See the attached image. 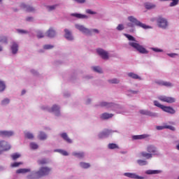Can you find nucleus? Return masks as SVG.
I'll return each instance as SVG.
<instances>
[{
  "label": "nucleus",
  "instance_id": "7c9ffc66",
  "mask_svg": "<svg viewBox=\"0 0 179 179\" xmlns=\"http://www.w3.org/2000/svg\"><path fill=\"white\" fill-rule=\"evenodd\" d=\"M50 111H51L52 113H59V106H57V105H54V106L52 107Z\"/></svg>",
  "mask_w": 179,
  "mask_h": 179
},
{
  "label": "nucleus",
  "instance_id": "a878e982",
  "mask_svg": "<svg viewBox=\"0 0 179 179\" xmlns=\"http://www.w3.org/2000/svg\"><path fill=\"white\" fill-rule=\"evenodd\" d=\"M38 139L41 141H45L47 139V134L43 131H40L38 136Z\"/></svg>",
  "mask_w": 179,
  "mask_h": 179
},
{
  "label": "nucleus",
  "instance_id": "3c124183",
  "mask_svg": "<svg viewBox=\"0 0 179 179\" xmlns=\"http://www.w3.org/2000/svg\"><path fill=\"white\" fill-rule=\"evenodd\" d=\"M59 152L63 155V156H68V152L65 151V150H59Z\"/></svg>",
  "mask_w": 179,
  "mask_h": 179
},
{
  "label": "nucleus",
  "instance_id": "f257e3e1",
  "mask_svg": "<svg viewBox=\"0 0 179 179\" xmlns=\"http://www.w3.org/2000/svg\"><path fill=\"white\" fill-rule=\"evenodd\" d=\"M51 171H52V168H50L48 166H41L38 171L31 173L30 175H28L27 178V179L43 178V177H47V176H50V174H51Z\"/></svg>",
  "mask_w": 179,
  "mask_h": 179
},
{
  "label": "nucleus",
  "instance_id": "37998d69",
  "mask_svg": "<svg viewBox=\"0 0 179 179\" xmlns=\"http://www.w3.org/2000/svg\"><path fill=\"white\" fill-rule=\"evenodd\" d=\"M179 0H172V2L170 3V6H176L178 5Z\"/></svg>",
  "mask_w": 179,
  "mask_h": 179
},
{
  "label": "nucleus",
  "instance_id": "f704fd0d",
  "mask_svg": "<svg viewBox=\"0 0 179 179\" xmlns=\"http://www.w3.org/2000/svg\"><path fill=\"white\" fill-rule=\"evenodd\" d=\"M92 69L94 71V72H97L98 73H103V70H101V68L99 66H94L92 67Z\"/></svg>",
  "mask_w": 179,
  "mask_h": 179
},
{
  "label": "nucleus",
  "instance_id": "7ed1b4c3",
  "mask_svg": "<svg viewBox=\"0 0 179 179\" xmlns=\"http://www.w3.org/2000/svg\"><path fill=\"white\" fill-rule=\"evenodd\" d=\"M154 104L156 106V107H159V108H161L165 113H169V114H176V110L172 107L164 106V105L160 104V103H159L157 101H155Z\"/></svg>",
  "mask_w": 179,
  "mask_h": 179
},
{
  "label": "nucleus",
  "instance_id": "052dcab7",
  "mask_svg": "<svg viewBox=\"0 0 179 179\" xmlns=\"http://www.w3.org/2000/svg\"><path fill=\"white\" fill-rule=\"evenodd\" d=\"M113 149H120V147L115 143H113Z\"/></svg>",
  "mask_w": 179,
  "mask_h": 179
},
{
  "label": "nucleus",
  "instance_id": "2eb2a0df",
  "mask_svg": "<svg viewBox=\"0 0 179 179\" xmlns=\"http://www.w3.org/2000/svg\"><path fill=\"white\" fill-rule=\"evenodd\" d=\"M64 37L65 38H66V40H70L72 41L73 40V36H72V33L68 30V29H64Z\"/></svg>",
  "mask_w": 179,
  "mask_h": 179
},
{
  "label": "nucleus",
  "instance_id": "2f4dec72",
  "mask_svg": "<svg viewBox=\"0 0 179 179\" xmlns=\"http://www.w3.org/2000/svg\"><path fill=\"white\" fill-rule=\"evenodd\" d=\"M73 156H76L78 159H82L85 156V154L83 152H73Z\"/></svg>",
  "mask_w": 179,
  "mask_h": 179
},
{
  "label": "nucleus",
  "instance_id": "cd10ccee",
  "mask_svg": "<svg viewBox=\"0 0 179 179\" xmlns=\"http://www.w3.org/2000/svg\"><path fill=\"white\" fill-rule=\"evenodd\" d=\"M141 155L142 157H145V159H151L152 157V154L150 152L148 153L146 152H142Z\"/></svg>",
  "mask_w": 179,
  "mask_h": 179
},
{
  "label": "nucleus",
  "instance_id": "473e14b6",
  "mask_svg": "<svg viewBox=\"0 0 179 179\" xmlns=\"http://www.w3.org/2000/svg\"><path fill=\"white\" fill-rule=\"evenodd\" d=\"M99 106L100 107H106V108H108V107H111V103L108 102H101Z\"/></svg>",
  "mask_w": 179,
  "mask_h": 179
},
{
  "label": "nucleus",
  "instance_id": "4c0bfd02",
  "mask_svg": "<svg viewBox=\"0 0 179 179\" xmlns=\"http://www.w3.org/2000/svg\"><path fill=\"white\" fill-rule=\"evenodd\" d=\"M137 163L139 164V166H146V164H148V162L142 159H138Z\"/></svg>",
  "mask_w": 179,
  "mask_h": 179
},
{
  "label": "nucleus",
  "instance_id": "4d7b16f0",
  "mask_svg": "<svg viewBox=\"0 0 179 179\" xmlns=\"http://www.w3.org/2000/svg\"><path fill=\"white\" fill-rule=\"evenodd\" d=\"M117 30H124V25H122V24H119V25L117 27Z\"/></svg>",
  "mask_w": 179,
  "mask_h": 179
},
{
  "label": "nucleus",
  "instance_id": "c85d7f7f",
  "mask_svg": "<svg viewBox=\"0 0 179 179\" xmlns=\"http://www.w3.org/2000/svg\"><path fill=\"white\" fill-rule=\"evenodd\" d=\"M145 138H148V136L146 134H143V135H138V136H134L133 139L135 141L138 139H145Z\"/></svg>",
  "mask_w": 179,
  "mask_h": 179
},
{
  "label": "nucleus",
  "instance_id": "393cba45",
  "mask_svg": "<svg viewBox=\"0 0 179 179\" xmlns=\"http://www.w3.org/2000/svg\"><path fill=\"white\" fill-rule=\"evenodd\" d=\"M127 75L129 78H131V79H138V80L142 79L139 76H138V74L135 73H129Z\"/></svg>",
  "mask_w": 179,
  "mask_h": 179
},
{
  "label": "nucleus",
  "instance_id": "a211bd4d",
  "mask_svg": "<svg viewBox=\"0 0 179 179\" xmlns=\"http://www.w3.org/2000/svg\"><path fill=\"white\" fill-rule=\"evenodd\" d=\"M13 135V131H0V136L9 137Z\"/></svg>",
  "mask_w": 179,
  "mask_h": 179
},
{
  "label": "nucleus",
  "instance_id": "6e6d98bb",
  "mask_svg": "<svg viewBox=\"0 0 179 179\" xmlns=\"http://www.w3.org/2000/svg\"><path fill=\"white\" fill-rule=\"evenodd\" d=\"M169 57H171V58H174V57H177V55H178V54L177 53H169L168 54Z\"/></svg>",
  "mask_w": 179,
  "mask_h": 179
},
{
  "label": "nucleus",
  "instance_id": "c9c22d12",
  "mask_svg": "<svg viewBox=\"0 0 179 179\" xmlns=\"http://www.w3.org/2000/svg\"><path fill=\"white\" fill-rule=\"evenodd\" d=\"M24 135H25V138H27V139H33V138H34V136L33 135V134L30 132H26Z\"/></svg>",
  "mask_w": 179,
  "mask_h": 179
},
{
  "label": "nucleus",
  "instance_id": "20e7f679",
  "mask_svg": "<svg viewBox=\"0 0 179 179\" xmlns=\"http://www.w3.org/2000/svg\"><path fill=\"white\" fill-rule=\"evenodd\" d=\"M76 28L78 29V30H80V31H82V33H85V34H92V33H96V34H99V29H94L92 31H90L89 29L85 27L83 25L80 24H76Z\"/></svg>",
  "mask_w": 179,
  "mask_h": 179
},
{
  "label": "nucleus",
  "instance_id": "423d86ee",
  "mask_svg": "<svg viewBox=\"0 0 179 179\" xmlns=\"http://www.w3.org/2000/svg\"><path fill=\"white\" fill-rule=\"evenodd\" d=\"M157 25L159 27H161V29H167L169 26V22H167V20L165 18H163L162 17H159L157 19Z\"/></svg>",
  "mask_w": 179,
  "mask_h": 179
},
{
  "label": "nucleus",
  "instance_id": "09e8293b",
  "mask_svg": "<svg viewBox=\"0 0 179 179\" xmlns=\"http://www.w3.org/2000/svg\"><path fill=\"white\" fill-rule=\"evenodd\" d=\"M22 164V162H15L11 164V167H19Z\"/></svg>",
  "mask_w": 179,
  "mask_h": 179
},
{
  "label": "nucleus",
  "instance_id": "4468645a",
  "mask_svg": "<svg viewBox=\"0 0 179 179\" xmlns=\"http://www.w3.org/2000/svg\"><path fill=\"white\" fill-rule=\"evenodd\" d=\"M140 113L143 115H148L149 117H157V115L156 113H152L149 110H140Z\"/></svg>",
  "mask_w": 179,
  "mask_h": 179
},
{
  "label": "nucleus",
  "instance_id": "338daca9",
  "mask_svg": "<svg viewBox=\"0 0 179 179\" xmlns=\"http://www.w3.org/2000/svg\"><path fill=\"white\" fill-rule=\"evenodd\" d=\"M26 94V90H22V94Z\"/></svg>",
  "mask_w": 179,
  "mask_h": 179
},
{
  "label": "nucleus",
  "instance_id": "a19ab883",
  "mask_svg": "<svg viewBox=\"0 0 179 179\" xmlns=\"http://www.w3.org/2000/svg\"><path fill=\"white\" fill-rule=\"evenodd\" d=\"M38 38H43L44 37V34L41 31H38L36 32Z\"/></svg>",
  "mask_w": 179,
  "mask_h": 179
},
{
  "label": "nucleus",
  "instance_id": "aec40b11",
  "mask_svg": "<svg viewBox=\"0 0 179 179\" xmlns=\"http://www.w3.org/2000/svg\"><path fill=\"white\" fill-rule=\"evenodd\" d=\"M156 83H157V85H159L160 86H166V87H171V86H173V84H171V83L166 81H158Z\"/></svg>",
  "mask_w": 179,
  "mask_h": 179
},
{
  "label": "nucleus",
  "instance_id": "9d476101",
  "mask_svg": "<svg viewBox=\"0 0 179 179\" xmlns=\"http://www.w3.org/2000/svg\"><path fill=\"white\" fill-rule=\"evenodd\" d=\"M125 177H128L129 178H134V179H145L143 176H139L136 173H124Z\"/></svg>",
  "mask_w": 179,
  "mask_h": 179
},
{
  "label": "nucleus",
  "instance_id": "ddd939ff",
  "mask_svg": "<svg viewBox=\"0 0 179 179\" xmlns=\"http://www.w3.org/2000/svg\"><path fill=\"white\" fill-rule=\"evenodd\" d=\"M20 8L21 9H24L26 12H34V8L27 6L23 3L20 4Z\"/></svg>",
  "mask_w": 179,
  "mask_h": 179
},
{
  "label": "nucleus",
  "instance_id": "f03ea898",
  "mask_svg": "<svg viewBox=\"0 0 179 179\" xmlns=\"http://www.w3.org/2000/svg\"><path fill=\"white\" fill-rule=\"evenodd\" d=\"M125 37L129 40V41H134V42H129V45L135 48L138 52L141 54H148L149 52L146 50V48H143V46L141 45L139 43H136V40L135 38L128 34H124Z\"/></svg>",
  "mask_w": 179,
  "mask_h": 179
},
{
  "label": "nucleus",
  "instance_id": "8fccbe9b",
  "mask_svg": "<svg viewBox=\"0 0 179 179\" xmlns=\"http://www.w3.org/2000/svg\"><path fill=\"white\" fill-rule=\"evenodd\" d=\"M55 8H57V6H47V9H48V10H54V9H55Z\"/></svg>",
  "mask_w": 179,
  "mask_h": 179
},
{
  "label": "nucleus",
  "instance_id": "5fc2aeb1",
  "mask_svg": "<svg viewBox=\"0 0 179 179\" xmlns=\"http://www.w3.org/2000/svg\"><path fill=\"white\" fill-rule=\"evenodd\" d=\"M152 51H155V52H163L162 50H160L159 48H152Z\"/></svg>",
  "mask_w": 179,
  "mask_h": 179
},
{
  "label": "nucleus",
  "instance_id": "49530a36",
  "mask_svg": "<svg viewBox=\"0 0 179 179\" xmlns=\"http://www.w3.org/2000/svg\"><path fill=\"white\" fill-rule=\"evenodd\" d=\"M30 147L31 149H38V145L36 143H31Z\"/></svg>",
  "mask_w": 179,
  "mask_h": 179
},
{
  "label": "nucleus",
  "instance_id": "b1692460",
  "mask_svg": "<svg viewBox=\"0 0 179 179\" xmlns=\"http://www.w3.org/2000/svg\"><path fill=\"white\" fill-rule=\"evenodd\" d=\"M71 16H73L74 17H77V19H87V17L86 15H82L79 13H72Z\"/></svg>",
  "mask_w": 179,
  "mask_h": 179
},
{
  "label": "nucleus",
  "instance_id": "39448f33",
  "mask_svg": "<svg viewBox=\"0 0 179 179\" xmlns=\"http://www.w3.org/2000/svg\"><path fill=\"white\" fill-rule=\"evenodd\" d=\"M128 20L131 23H133L135 24V26H138V27H142V29H149V26H147L146 24L141 22V21L138 20L134 16H129L128 17Z\"/></svg>",
  "mask_w": 179,
  "mask_h": 179
},
{
  "label": "nucleus",
  "instance_id": "6e6552de",
  "mask_svg": "<svg viewBox=\"0 0 179 179\" xmlns=\"http://www.w3.org/2000/svg\"><path fill=\"white\" fill-rule=\"evenodd\" d=\"M158 99L159 100H160V101H164V103H176L175 98L171 96H159Z\"/></svg>",
  "mask_w": 179,
  "mask_h": 179
},
{
  "label": "nucleus",
  "instance_id": "603ef678",
  "mask_svg": "<svg viewBox=\"0 0 179 179\" xmlns=\"http://www.w3.org/2000/svg\"><path fill=\"white\" fill-rule=\"evenodd\" d=\"M86 13H89L90 15H96V12H94V11H92V10H90V9L86 10Z\"/></svg>",
  "mask_w": 179,
  "mask_h": 179
},
{
  "label": "nucleus",
  "instance_id": "6ab92c4d",
  "mask_svg": "<svg viewBox=\"0 0 179 179\" xmlns=\"http://www.w3.org/2000/svg\"><path fill=\"white\" fill-rule=\"evenodd\" d=\"M19 50V45L15 42H13L11 45V51L13 54H17Z\"/></svg>",
  "mask_w": 179,
  "mask_h": 179
},
{
  "label": "nucleus",
  "instance_id": "a18cd8bd",
  "mask_svg": "<svg viewBox=\"0 0 179 179\" xmlns=\"http://www.w3.org/2000/svg\"><path fill=\"white\" fill-rule=\"evenodd\" d=\"M11 157H12L13 160H16V159H19V157H20V155L15 153V154H13V155H11Z\"/></svg>",
  "mask_w": 179,
  "mask_h": 179
},
{
  "label": "nucleus",
  "instance_id": "4be33fe9",
  "mask_svg": "<svg viewBox=\"0 0 179 179\" xmlns=\"http://www.w3.org/2000/svg\"><path fill=\"white\" fill-rule=\"evenodd\" d=\"M60 136H62V138L68 143H72V140L68 137V134L66 133L61 134Z\"/></svg>",
  "mask_w": 179,
  "mask_h": 179
},
{
  "label": "nucleus",
  "instance_id": "f3484780",
  "mask_svg": "<svg viewBox=\"0 0 179 179\" xmlns=\"http://www.w3.org/2000/svg\"><path fill=\"white\" fill-rule=\"evenodd\" d=\"M110 134H111V131L105 130L99 134V138H100V139H103V138H107Z\"/></svg>",
  "mask_w": 179,
  "mask_h": 179
},
{
  "label": "nucleus",
  "instance_id": "5701e85b",
  "mask_svg": "<svg viewBox=\"0 0 179 179\" xmlns=\"http://www.w3.org/2000/svg\"><path fill=\"white\" fill-rule=\"evenodd\" d=\"M30 169H20L16 171L17 174H25V173H30Z\"/></svg>",
  "mask_w": 179,
  "mask_h": 179
},
{
  "label": "nucleus",
  "instance_id": "dca6fc26",
  "mask_svg": "<svg viewBox=\"0 0 179 179\" xmlns=\"http://www.w3.org/2000/svg\"><path fill=\"white\" fill-rule=\"evenodd\" d=\"M37 163L38 166H45L46 164H48V163H50V161L47 158H42L41 159H38L37 161Z\"/></svg>",
  "mask_w": 179,
  "mask_h": 179
},
{
  "label": "nucleus",
  "instance_id": "e2e57ef3",
  "mask_svg": "<svg viewBox=\"0 0 179 179\" xmlns=\"http://www.w3.org/2000/svg\"><path fill=\"white\" fill-rule=\"evenodd\" d=\"M127 26H128L129 27H134V24H132V23H128V24H127Z\"/></svg>",
  "mask_w": 179,
  "mask_h": 179
},
{
  "label": "nucleus",
  "instance_id": "864d4df0",
  "mask_svg": "<svg viewBox=\"0 0 179 179\" xmlns=\"http://www.w3.org/2000/svg\"><path fill=\"white\" fill-rule=\"evenodd\" d=\"M17 31L18 33H21L22 34H27V31L23 30V29H17Z\"/></svg>",
  "mask_w": 179,
  "mask_h": 179
},
{
  "label": "nucleus",
  "instance_id": "412c9836",
  "mask_svg": "<svg viewBox=\"0 0 179 179\" xmlns=\"http://www.w3.org/2000/svg\"><path fill=\"white\" fill-rule=\"evenodd\" d=\"M47 36L52 38V37H55V30L52 28H50L47 31Z\"/></svg>",
  "mask_w": 179,
  "mask_h": 179
},
{
  "label": "nucleus",
  "instance_id": "0eeeda50",
  "mask_svg": "<svg viewBox=\"0 0 179 179\" xmlns=\"http://www.w3.org/2000/svg\"><path fill=\"white\" fill-rule=\"evenodd\" d=\"M96 52L99 54L102 59H108L110 55L108 54V52L104 50L102 48H98L96 49Z\"/></svg>",
  "mask_w": 179,
  "mask_h": 179
},
{
  "label": "nucleus",
  "instance_id": "1a4fd4ad",
  "mask_svg": "<svg viewBox=\"0 0 179 179\" xmlns=\"http://www.w3.org/2000/svg\"><path fill=\"white\" fill-rule=\"evenodd\" d=\"M10 149V145L8 142L5 141H0V153L1 152H5V150H9Z\"/></svg>",
  "mask_w": 179,
  "mask_h": 179
},
{
  "label": "nucleus",
  "instance_id": "ea45409f",
  "mask_svg": "<svg viewBox=\"0 0 179 179\" xmlns=\"http://www.w3.org/2000/svg\"><path fill=\"white\" fill-rule=\"evenodd\" d=\"M0 43H4L5 44H7L8 38L6 36H0Z\"/></svg>",
  "mask_w": 179,
  "mask_h": 179
},
{
  "label": "nucleus",
  "instance_id": "69168bd1",
  "mask_svg": "<svg viewBox=\"0 0 179 179\" xmlns=\"http://www.w3.org/2000/svg\"><path fill=\"white\" fill-rule=\"evenodd\" d=\"M131 93H133L134 94H136V93H138V91H131Z\"/></svg>",
  "mask_w": 179,
  "mask_h": 179
},
{
  "label": "nucleus",
  "instance_id": "13d9d810",
  "mask_svg": "<svg viewBox=\"0 0 179 179\" xmlns=\"http://www.w3.org/2000/svg\"><path fill=\"white\" fill-rule=\"evenodd\" d=\"M113 83H115V85H117V83H120V80H118L117 78H114L113 80Z\"/></svg>",
  "mask_w": 179,
  "mask_h": 179
},
{
  "label": "nucleus",
  "instance_id": "774afa93",
  "mask_svg": "<svg viewBox=\"0 0 179 179\" xmlns=\"http://www.w3.org/2000/svg\"><path fill=\"white\" fill-rule=\"evenodd\" d=\"M176 149H178V150H179V143L177 145Z\"/></svg>",
  "mask_w": 179,
  "mask_h": 179
},
{
  "label": "nucleus",
  "instance_id": "c03bdc74",
  "mask_svg": "<svg viewBox=\"0 0 179 179\" xmlns=\"http://www.w3.org/2000/svg\"><path fill=\"white\" fill-rule=\"evenodd\" d=\"M145 8L146 9H153V8H155V5L147 3H145Z\"/></svg>",
  "mask_w": 179,
  "mask_h": 179
},
{
  "label": "nucleus",
  "instance_id": "72a5a7b5",
  "mask_svg": "<svg viewBox=\"0 0 179 179\" xmlns=\"http://www.w3.org/2000/svg\"><path fill=\"white\" fill-rule=\"evenodd\" d=\"M80 165L83 169H89V167H90V164L89 163L80 162Z\"/></svg>",
  "mask_w": 179,
  "mask_h": 179
},
{
  "label": "nucleus",
  "instance_id": "79ce46f5",
  "mask_svg": "<svg viewBox=\"0 0 179 179\" xmlns=\"http://www.w3.org/2000/svg\"><path fill=\"white\" fill-rule=\"evenodd\" d=\"M10 100L9 99H5L3 101H1L2 106H6V104H9Z\"/></svg>",
  "mask_w": 179,
  "mask_h": 179
},
{
  "label": "nucleus",
  "instance_id": "bb28decb",
  "mask_svg": "<svg viewBox=\"0 0 179 179\" xmlns=\"http://www.w3.org/2000/svg\"><path fill=\"white\" fill-rule=\"evenodd\" d=\"M113 117V114H109L107 113H104L101 115V120H108V118H111Z\"/></svg>",
  "mask_w": 179,
  "mask_h": 179
},
{
  "label": "nucleus",
  "instance_id": "0e129e2a",
  "mask_svg": "<svg viewBox=\"0 0 179 179\" xmlns=\"http://www.w3.org/2000/svg\"><path fill=\"white\" fill-rule=\"evenodd\" d=\"M108 148H109V149H113V143H110V144L108 145Z\"/></svg>",
  "mask_w": 179,
  "mask_h": 179
},
{
  "label": "nucleus",
  "instance_id": "e433bc0d",
  "mask_svg": "<svg viewBox=\"0 0 179 179\" xmlns=\"http://www.w3.org/2000/svg\"><path fill=\"white\" fill-rule=\"evenodd\" d=\"M6 88V86L5 85V83L3 81L0 80V92H3L5 89Z\"/></svg>",
  "mask_w": 179,
  "mask_h": 179
},
{
  "label": "nucleus",
  "instance_id": "c756f323",
  "mask_svg": "<svg viewBox=\"0 0 179 179\" xmlns=\"http://www.w3.org/2000/svg\"><path fill=\"white\" fill-rule=\"evenodd\" d=\"M160 173V171L158 170H148L145 171V174H159Z\"/></svg>",
  "mask_w": 179,
  "mask_h": 179
},
{
  "label": "nucleus",
  "instance_id": "58836bf2",
  "mask_svg": "<svg viewBox=\"0 0 179 179\" xmlns=\"http://www.w3.org/2000/svg\"><path fill=\"white\" fill-rule=\"evenodd\" d=\"M113 110L117 113H121V107L117 104L113 105Z\"/></svg>",
  "mask_w": 179,
  "mask_h": 179
},
{
  "label": "nucleus",
  "instance_id": "f8f14e48",
  "mask_svg": "<svg viewBox=\"0 0 179 179\" xmlns=\"http://www.w3.org/2000/svg\"><path fill=\"white\" fill-rule=\"evenodd\" d=\"M157 129L158 131H162V129H170L171 131H176V128L173 126L164 124L163 126H157Z\"/></svg>",
  "mask_w": 179,
  "mask_h": 179
},
{
  "label": "nucleus",
  "instance_id": "680f3d73",
  "mask_svg": "<svg viewBox=\"0 0 179 179\" xmlns=\"http://www.w3.org/2000/svg\"><path fill=\"white\" fill-rule=\"evenodd\" d=\"M27 22H31L33 20V17H28L26 19Z\"/></svg>",
  "mask_w": 179,
  "mask_h": 179
},
{
  "label": "nucleus",
  "instance_id": "9b49d317",
  "mask_svg": "<svg viewBox=\"0 0 179 179\" xmlns=\"http://www.w3.org/2000/svg\"><path fill=\"white\" fill-rule=\"evenodd\" d=\"M147 152L151 155H157V148L155 145H150L147 147Z\"/></svg>",
  "mask_w": 179,
  "mask_h": 179
},
{
  "label": "nucleus",
  "instance_id": "de8ad7c7",
  "mask_svg": "<svg viewBox=\"0 0 179 179\" xmlns=\"http://www.w3.org/2000/svg\"><path fill=\"white\" fill-rule=\"evenodd\" d=\"M44 50H51V48H54V45H45L43 46Z\"/></svg>",
  "mask_w": 179,
  "mask_h": 179
},
{
  "label": "nucleus",
  "instance_id": "bf43d9fd",
  "mask_svg": "<svg viewBox=\"0 0 179 179\" xmlns=\"http://www.w3.org/2000/svg\"><path fill=\"white\" fill-rule=\"evenodd\" d=\"M75 1L78 3H85L86 2V0H75Z\"/></svg>",
  "mask_w": 179,
  "mask_h": 179
}]
</instances>
